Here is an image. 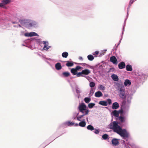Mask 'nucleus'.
Listing matches in <instances>:
<instances>
[{
  "label": "nucleus",
  "mask_w": 148,
  "mask_h": 148,
  "mask_svg": "<svg viewBox=\"0 0 148 148\" xmlns=\"http://www.w3.org/2000/svg\"><path fill=\"white\" fill-rule=\"evenodd\" d=\"M110 128L114 130V132L119 134L123 139L128 138L129 136V134L125 129H122L116 121L113 122L110 124Z\"/></svg>",
  "instance_id": "f257e3e1"
},
{
  "label": "nucleus",
  "mask_w": 148,
  "mask_h": 148,
  "mask_svg": "<svg viewBox=\"0 0 148 148\" xmlns=\"http://www.w3.org/2000/svg\"><path fill=\"white\" fill-rule=\"evenodd\" d=\"M78 108L79 111L82 113H84V111H85V115H87L89 113V110L87 107V106L83 103H82L80 104Z\"/></svg>",
  "instance_id": "f03ea898"
},
{
  "label": "nucleus",
  "mask_w": 148,
  "mask_h": 148,
  "mask_svg": "<svg viewBox=\"0 0 148 148\" xmlns=\"http://www.w3.org/2000/svg\"><path fill=\"white\" fill-rule=\"evenodd\" d=\"M119 91L120 92L119 94L120 97L123 99H125L126 96L125 93V89L121 88L119 89Z\"/></svg>",
  "instance_id": "7ed1b4c3"
},
{
  "label": "nucleus",
  "mask_w": 148,
  "mask_h": 148,
  "mask_svg": "<svg viewBox=\"0 0 148 148\" xmlns=\"http://www.w3.org/2000/svg\"><path fill=\"white\" fill-rule=\"evenodd\" d=\"M111 141L112 144L114 146H116L118 145L119 143L118 139L116 138H113Z\"/></svg>",
  "instance_id": "20e7f679"
},
{
  "label": "nucleus",
  "mask_w": 148,
  "mask_h": 148,
  "mask_svg": "<svg viewBox=\"0 0 148 148\" xmlns=\"http://www.w3.org/2000/svg\"><path fill=\"white\" fill-rule=\"evenodd\" d=\"M110 61L114 64H117V59L114 56H112L110 57Z\"/></svg>",
  "instance_id": "39448f33"
},
{
  "label": "nucleus",
  "mask_w": 148,
  "mask_h": 148,
  "mask_svg": "<svg viewBox=\"0 0 148 148\" xmlns=\"http://www.w3.org/2000/svg\"><path fill=\"white\" fill-rule=\"evenodd\" d=\"M125 64L124 62H122L118 64V67L120 69H122L125 68Z\"/></svg>",
  "instance_id": "423d86ee"
},
{
  "label": "nucleus",
  "mask_w": 148,
  "mask_h": 148,
  "mask_svg": "<svg viewBox=\"0 0 148 148\" xmlns=\"http://www.w3.org/2000/svg\"><path fill=\"white\" fill-rule=\"evenodd\" d=\"M119 107V105L117 102L113 103L112 105V108L113 109H117Z\"/></svg>",
  "instance_id": "0eeeda50"
},
{
  "label": "nucleus",
  "mask_w": 148,
  "mask_h": 148,
  "mask_svg": "<svg viewBox=\"0 0 148 148\" xmlns=\"http://www.w3.org/2000/svg\"><path fill=\"white\" fill-rule=\"evenodd\" d=\"M90 73V71L88 69H85L82 71V73L83 75H88Z\"/></svg>",
  "instance_id": "6e6552de"
},
{
  "label": "nucleus",
  "mask_w": 148,
  "mask_h": 148,
  "mask_svg": "<svg viewBox=\"0 0 148 148\" xmlns=\"http://www.w3.org/2000/svg\"><path fill=\"white\" fill-rule=\"evenodd\" d=\"M111 77L113 80L115 81H118L119 79L117 75L114 74L112 75H111Z\"/></svg>",
  "instance_id": "1a4fd4ad"
},
{
  "label": "nucleus",
  "mask_w": 148,
  "mask_h": 148,
  "mask_svg": "<svg viewBox=\"0 0 148 148\" xmlns=\"http://www.w3.org/2000/svg\"><path fill=\"white\" fill-rule=\"evenodd\" d=\"M102 95V93L100 91H98L95 93V96L97 97H99Z\"/></svg>",
  "instance_id": "9d476101"
},
{
  "label": "nucleus",
  "mask_w": 148,
  "mask_h": 148,
  "mask_svg": "<svg viewBox=\"0 0 148 148\" xmlns=\"http://www.w3.org/2000/svg\"><path fill=\"white\" fill-rule=\"evenodd\" d=\"M99 103L100 105L104 106H106L108 105V102L105 101H100L99 102Z\"/></svg>",
  "instance_id": "9b49d317"
},
{
  "label": "nucleus",
  "mask_w": 148,
  "mask_h": 148,
  "mask_svg": "<svg viewBox=\"0 0 148 148\" xmlns=\"http://www.w3.org/2000/svg\"><path fill=\"white\" fill-rule=\"evenodd\" d=\"M55 68L57 70H60L61 69L62 66L60 63H58L55 65Z\"/></svg>",
  "instance_id": "f8f14e48"
},
{
  "label": "nucleus",
  "mask_w": 148,
  "mask_h": 148,
  "mask_svg": "<svg viewBox=\"0 0 148 148\" xmlns=\"http://www.w3.org/2000/svg\"><path fill=\"white\" fill-rule=\"evenodd\" d=\"M126 69L128 71H132V68L130 65L128 64L126 66Z\"/></svg>",
  "instance_id": "ddd939ff"
},
{
  "label": "nucleus",
  "mask_w": 148,
  "mask_h": 148,
  "mask_svg": "<svg viewBox=\"0 0 148 148\" xmlns=\"http://www.w3.org/2000/svg\"><path fill=\"white\" fill-rule=\"evenodd\" d=\"M131 84V83L130 81L128 79L125 80L124 82V84L125 86H127L128 85H130Z\"/></svg>",
  "instance_id": "4468645a"
},
{
  "label": "nucleus",
  "mask_w": 148,
  "mask_h": 148,
  "mask_svg": "<svg viewBox=\"0 0 148 148\" xmlns=\"http://www.w3.org/2000/svg\"><path fill=\"white\" fill-rule=\"evenodd\" d=\"M112 113L114 116L118 117L119 116V112L117 110H114L112 111Z\"/></svg>",
  "instance_id": "2eb2a0df"
},
{
  "label": "nucleus",
  "mask_w": 148,
  "mask_h": 148,
  "mask_svg": "<svg viewBox=\"0 0 148 148\" xmlns=\"http://www.w3.org/2000/svg\"><path fill=\"white\" fill-rule=\"evenodd\" d=\"M66 64V65L68 67H71L73 66L74 64L73 62H70L69 61H67Z\"/></svg>",
  "instance_id": "dca6fc26"
},
{
  "label": "nucleus",
  "mask_w": 148,
  "mask_h": 148,
  "mask_svg": "<svg viewBox=\"0 0 148 148\" xmlns=\"http://www.w3.org/2000/svg\"><path fill=\"white\" fill-rule=\"evenodd\" d=\"M62 75L64 77H68L70 75V73L68 72H64L62 73Z\"/></svg>",
  "instance_id": "f3484780"
},
{
  "label": "nucleus",
  "mask_w": 148,
  "mask_h": 148,
  "mask_svg": "<svg viewBox=\"0 0 148 148\" xmlns=\"http://www.w3.org/2000/svg\"><path fill=\"white\" fill-rule=\"evenodd\" d=\"M28 36H29V37H32V36H38L39 35L37 34L35 32H31L29 33Z\"/></svg>",
  "instance_id": "a211bd4d"
},
{
  "label": "nucleus",
  "mask_w": 148,
  "mask_h": 148,
  "mask_svg": "<svg viewBox=\"0 0 148 148\" xmlns=\"http://www.w3.org/2000/svg\"><path fill=\"white\" fill-rule=\"evenodd\" d=\"M86 125V122L84 121H81L79 123V125L82 127H85Z\"/></svg>",
  "instance_id": "6ab92c4d"
},
{
  "label": "nucleus",
  "mask_w": 148,
  "mask_h": 148,
  "mask_svg": "<svg viewBox=\"0 0 148 148\" xmlns=\"http://www.w3.org/2000/svg\"><path fill=\"white\" fill-rule=\"evenodd\" d=\"M71 72L73 75H76L77 72V71L75 69L72 68L71 70Z\"/></svg>",
  "instance_id": "aec40b11"
},
{
  "label": "nucleus",
  "mask_w": 148,
  "mask_h": 148,
  "mask_svg": "<svg viewBox=\"0 0 148 148\" xmlns=\"http://www.w3.org/2000/svg\"><path fill=\"white\" fill-rule=\"evenodd\" d=\"M69 55L68 52H64L62 54V56L64 58H66Z\"/></svg>",
  "instance_id": "412c9836"
},
{
  "label": "nucleus",
  "mask_w": 148,
  "mask_h": 148,
  "mask_svg": "<svg viewBox=\"0 0 148 148\" xmlns=\"http://www.w3.org/2000/svg\"><path fill=\"white\" fill-rule=\"evenodd\" d=\"M87 129L88 130H89L91 131L93 130H94V128L91 125H88L87 127Z\"/></svg>",
  "instance_id": "4be33fe9"
},
{
  "label": "nucleus",
  "mask_w": 148,
  "mask_h": 148,
  "mask_svg": "<svg viewBox=\"0 0 148 148\" xmlns=\"http://www.w3.org/2000/svg\"><path fill=\"white\" fill-rule=\"evenodd\" d=\"M85 102L86 103H88L91 101V99L90 98L85 97L84 99Z\"/></svg>",
  "instance_id": "5701e85b"
},
{
  "label": "nucleus",
  "mask_w": 148,
  "mask_h": 148,
  "mask_svg": "<svg viewBox=\"0 0 148 148\" xmlns=\"http://www.w3.org/2000/svg\"><path fill=\"white\" fill-rule=\"evenodd\" d=\"M119 119L121 122H123L125 121V117L122 116H120L119 117Z\"/></svg>",
  "instance_id": "b1692460"
},
{
  "label": "nucleus",
  "mask_w": 148,
  "mask_h": 148,
  "mask_svg": "<svg viewBox=\"0 0 148 148\" xmlns=\"http://www.w3.org/2000/svg\"><path fill=\"white\" fill-rule=\"evenodd\" d=\"M87 58L90 61H92L94 59L93 56L91 55H88L87 56Z\"/></svg>",
  "instance_id": "393cba45"
},
{
  "label": "nucleus",
  "mask_w": 148,
  "mask_h": 148,
  "mask_svg": "<svg viewBox=\"0 0 148 148\" xmlns=\"http://www.w3.org/2000/svg\"><path fill=\"white\" fill-rule=\"evenodd\" d=\"M95 105V104L93 103H90L88 105V107L90 108H92Z\"/></svg>",
  "instance_id": "a878e982"
},
{
  "label": "nucleus",
  "mask_w": 148,
  "mask_h": 148,
  "mask_svg": "<svg viewBox=\"0 0 148 148\" xmlns=\"http://www.w3.org/2000/svg\"><path fill=\"white\" fill-rule=\"evenodd\" d=\"M2 2L4 5L9 2V0H2Z\"/></svg>",
  "instance_id": "bb28decb"
},
{
  "label": "nucleus",
  "mask_w": 148,
  "mask_h": 148,
  "mask_svg": "<svg viewBox=\"0 0 148 148\" xmlns=\"http://www.w3.org/2000/svg\"><path fill=\"white\" fill-rule=\"evenodd\" d=\"M108 136L107 134H105L102 136V138L104 140H106L108 138Z\"/></svg>",
  "instance_id": "cd10ccee"
},
{
  "label": "nucleus",
  "mask_w": 148,
  "mask_h": 148,
  "mask_svg": "<svg viewBox=\"0 0 148 148\" xmlns=\"http://www.w3.org/2000/svg\"><path fill=\"white\" fill-rule=\"evenodd\" d=\"M95 85V83L94 82H92L90 83L89 85L91 88L94 87Z\"/></svg>",
  "instance_id": "c85d7f7f"
},
{
  "label": "nucleus",
  "mask_w": 148,
  "mask_h": 148,
  "mask_svg": "<svg viewBox=\"0 0 148 148\" xmlns=\"http://www.w3.org/2000/svg\"><path fill=\"white\" fill-rule=\"evenodd\" d=\"M85 114H83L82 115H81L80 116H77V120L79 121H80L81 119L84 115Z\"/></svg>",
  "instance_id": "c756f323"
},
{
  "label": "nucleus",
  "mask_w": 148,
  "mask_h": 148,
  "mask_svg": "<svg viewBox=\"0 0 148 148\" xmlns=\"http://www.w3.org/2000/svg\"><path fill=\"white\" fill-rule=\"evenodd\" d=\"M99 88L100 90H104L105 88V87L103 86L102 85H99Z\"/></svg>",
  "instance_id": "7c9ffc66"
},
{
  "label": "nucleus",
  "mask_w": 148,
  "mask_h": 148,
  "mask_svg": "<svg viewBox=\"0 0 148 148\" xmlns=\"http://www.w3.org/2000/svg\"><path fill=\"white\" fill-rule=\"evenodd\" d=\"M77 77H79L80 76H83V74L82 73V71L81 72H79L78 73H77L76 74Z\"/></svg>",
  "instance_id": "2f4dec72"
},
{
  "label": "nucleus",
  "mask_w": 148,
  "mask_h": 148,
  "mask_svg": "<svg viewBox=\"0 0 148 148\" xmlns=\"http://www.w3.org/2000/svg\"><path fill=\"white\" fill-rule=\"evenodd\" d=\"M82 68V67L80 66H77L76 68H75V70L77 71L78 70H79V69H81Z\"/></svg>",
  "instance_id": "473e14b6"
},
{
  "label": "nucleus",
  "mask_w": 148,
  "mask_h": 148,
  "mask_svg": "<svg viewBox=\"0 0 148 148\" xmlns=\"http://www.w3.org/2000/svg\"><path fill=\"white\" fill-rule=\"evenodd\" d=\"M49 49V47H47V46L46 45H45L44 46V47H43V49L44 50H47Z\"/></svg>",
  "instance_id": "72a5a7b5"
},
{
  "label": "nucleus",
  "mask_w": 148,
  "mask_h": 148,
  "mask_svg": "<svg viewBox=\"0 0 148 148\" xmlns=\"http://www.w3.org/2000/svg\"><path fill=\"white\" fill-rule=\"evenodd\" d=\"M107 101L108 102V104L109 105H110L112 101H111V100L110 99H108Z\"/></svg>",
  "instance_id": "f704fd0d"
},
{
  "label": "nucleus",
  "mask_w": 148,
  "mask_h": 148,
  "mask_svg": "<svg viewBox=\"0 0 148 148\" xmlns=\"http://www.w3.org/2000/svg\"><path fill=\"white\" fill-rule=\"evenodd\" d=\"M68 123V125H74V123L71 122H69Z\"/></svg>",
  "instance_id": "c9c22d12"
},
{
  "label": "nucleus",
  "mask_w": 148,
  "mask_h": 148,
  "mask_svg": "<svg viewBox=\"0 0 148 148\" xmlns=\"http://www.w3.org/2000/svg\"><path fill=\"white\" fill-rule=\"evenodd\" d=\"M76 92L77 93H79L80 92V91L79 90V89L78 88H76Z\"/></svg>",
  "instance_id": "e433bc0d"
},
{
  "label": "nucleus",
  "mask_w": 148,
  "mask_h": 148,
  "mask_svg": "<svg viewBox=\"0 0 148 148\" xmlns=\"http://www.w3.org/2000/svg\"><path fill=\"white\" fill-rule=\"evenodd\" d=\"M99 131L98 130L96 129L95 130V131L94 132V133L96 134H97L99 133Z\"/></svg>",
  "instance_id": "4c0bfd02"
},
{
  "label": "nucleus",
  "mask_w": 148,
  "mask_h": 148,
  "mask_svg": "<svg viewBox=\"0 0 148 148\" xmlns=\"http://www.w3.org/2000/svg\"><path fill=\"white\" fill-rule=\"evenodd\" d=\"M118 111L119 112V114L120 113V114H122L123 113V110L122 109H121L120 110H119Z\"/></svg>",
  "instance_id": "58836bf2"
},
{
  "label": "nucleus",
  "mask_w": 148,
  "mask_h": 148,
  "mask_svg": "<svg viewBox=\"0 0 148 148\" xmlns=\"http://www.w3.org/2000/svg\"><path fill=\"white\" fill-rule=\"evenodd\" d=\"M4 5H3V4L2 3H0V7H4Z\"/></svg>",
  "instance_id": "ea45409f"
},
{
  "label": "nucleus",
  "mask_w": 148,
  "mask_h": 148,
  "mask_svg": "<svg viewBox=\"0 0 148 148\" xmlns=\"http://www.w3.org/2000/svg\"><path fill=\"white\" fill-rule=\"evenodd\" d=\"M79 64L81 65L82 66H84L85 65H86V63H80V64Z\"/></svg>",
  "instance_id": "a19ab883"
},
{
  "label": "nucleus",
  "mask_w": 148,
  "mask_h": 148,
  "mask_svg": "<svg viewBox=\"0 0 148 148\" xmlns=\"http://www.w3.org/2000/svg\"><path fill=\"white\" fill-rule=\"evenodd\" d=\"M134 1L133 0L132 1H131L130 2L129 5H131L133 3Z\"/></svg>",
  "instance_id": "79ce46f5"
},
{
  "label": "nucleus",
  "mask_w": 148,
  "mask_h": 148,
  "mask_svg": "<svg viewBox=\"0 0 148 148\" xmlns=\"http://www.w3.org/2000/svg\"><path fill=\"white\" fill-rule=\"evenodd\" d=\"M29 34V33H25V36H28Z\"/></svg>",
  "instance_id": "37998d69"
},
{
  "label": "nucleus",
  "mask_w": 148,
  "mask_h": 148,
  "mask_svg": "<svg viewBox=\"0 0 148 148\" xmlns=\"http://www.w3.org/2000/svg\"><path fill=\"white\" fill-rule=\"evenodd\" d=\"M95 55H97L99 53V52L98 51H96L95 52Z\"/></svg>",
  "instance_id": "c03bdc74"
},
{
  "label": "nucleus",
  "mask_w": 148,
  "mask_h": 148,
  "mask_svg": "<svg viewBox=\"0 0 148 148\" xmlns=\"http://www.w3.org/2000/svg\"><path fill=\"white\" fill-rule=\"evenodd\" d=\"M79 59L80 60H83V58L82 57H79Z\"/></svg>",
  "instance_id": "a18cd8bd"
},
{
  "label": "nucleus",
  "mask_w": 148,
  "mask_h": 148,
  "mask_svg": "<svg viewBox=\"0 0 148 148\" xmlns=\"http://www.w3.org/2000/svg\"><path fill=\"white\" fill-rule=\"evenodd\" d=\"M43 44H45V45L46 43V41H43Z\"/></svg>",
  "instance_id": "49530a36"
},
{
  "label": "nucleus",
  "mask_w": 148,
  "mask_h": 148,
  "mask_svg": "<svg viewBox=\"0 0 148 148\" xmlns=\"http://www.w3.org/2000/svg\"><path fill=\"white\" fill-rule=\"evenodd\" d=\"M78 124H77V123H76V124H75V126H78Z\"/></svg>",
  "instance_id": "de8ad7c7"
},
{
  "label": "nucleus",
  "mask_w": 148,
  "mask_h": 148,
  "mask_svg": "<svg viewBox=\"0 0 148 148\" xmlns=\"http://www.w3.org/2000/svg\"><path fill=\"white\" fill-rule=\"evenodd\" d=\"M31 23H29V25H31Z\"/></svg>",
  "instance_id": "09e8293b"
},
{
  "label": "nucleus",
  "mask_w": 148,
  "mask_h": 148,
  "mask_svg": "<svg viewBox=\"0 0 148 148\" xmlns=\"http://www.w3.org/2000/svg\"><path fill=\"white\" fill-rule=\"evenodd\" d=\"M107 51L106 50H105V51Z\"/></svg>",
  "instance_id": "8fccbe9b"
}]
</instances>
